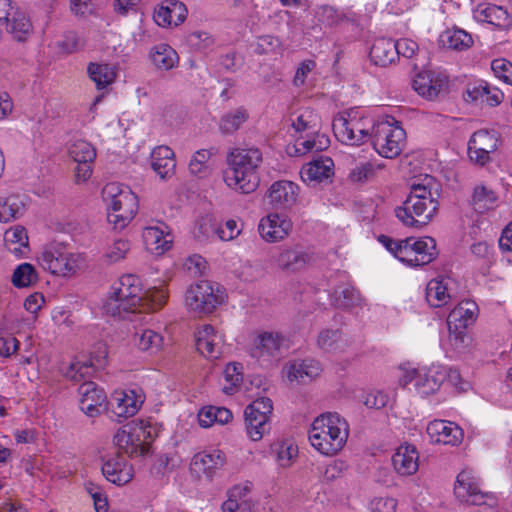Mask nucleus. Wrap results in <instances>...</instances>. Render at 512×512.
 Listing matches in <instances>:
<instances>
[{
	"label": "nucleus",
	"mask_w": 512,
	"mask_h": 512,
	"mask_svg": "<svg viewBox=\"0 0 512 512\" xmlns=\"http://www.w3.org/2000/svg\"><path fill=\"white\" fill-rule=\"evenodd\" d=\"M144 433L137 424H127L117 431L114 436V444L126 454L143 455L146 448L142 443L141 434Z\"/></svg>",
	"instance_id": "obj_16"
},
{
	"label": "nucleus",
	"mask_w": 512,
	"mask_h": 512,
	"mask_svg": "<svg viewBox=\"0 0 512 512\" xmlns=\"http://www.w3.org/2000/svg\"><path fill=\"white\" fill-rule=\"evenodd\" d=\"M102 198L107 203V219L115 229L125 228L136 215L138 199L129 188L108 183L102 189Z\"/></svg>",
	"instance_id": "obj_5"
},
{
	"label": "nucleus",
	"mask_w": 512,
	"mask_h": 512,
	"mask_svg": "<svg viewBox=\"0 0 512 512\" xmlns=\"http://www.w3.org/2000/svg\"><path fill=\"white\" fill-rule=\"evenodd\" d=\"M11 281L17 288L30 287L38 281V274L33 265L23 263L14 270Z\"/></svg>",
	"instance_id": "obj_45"
},
{
	"label": "nucleus",
	"mask_w": 512,
	"mask_h": 512,
	"mask_svg": "<svg viewBox=\"0 0 512 512\" xmlns=\"http://www.w3.org/2000/svg\"><path fill=\"white\" fill-rule=\"evenodd\" d=\"M454 494L461 502L470 505H483L486 503L487 494L479 489L473 477L467 471H462L458 474L454 486Z\"/></svg>",
	"instance_id": "obj_17"
},
{
	"label": "nucleus",
	"mask_w": 512,
	"mask_h": 512,
	"mask_svg": "<svg viewBox=\"0 0 512 512\" xmlns=\"http://www.w3.org/2000/svg\"><path fill=\"white\" fill-rule=\"evenodd\" d=\"M393 122H379L373 127L372 144L374 149L385 158L398 156L405 143L406 133L394 119Z\"/></svg>",
	"instance_id": "obj_6"
},
{
	"label": "nucleus",
	"mask_w": 512,
	"mask_h": 512,
	"mask_svg": "<svg viewBox=\"0 0 512 512\" xmlns=\"http://www.w3.org/2000/svg\"><path fill=\"white\" fill-rule=\"evenodd\" d=\"M466 94L471 101L481 99L492 107L498 106L504 98L502 91L495 87L491 88L488 84L480 85L472 90H467Z\"/></svg>",
	"instance_id": "obj_41"
},
{
	"label": "nucleus",
	"mask_w": 512,
	"mask_h": 512,
	"mask_svg": "<svg viewBox=\"0 0 512 512\" xmlns=\"http://www.w3.org/2000/svg\"><path fill=\"white\" fill-rule=\"evenodd\" d=\"M333 167L334 163L331 158H319L304 165L300 175L306 183L322 182L333 175Z\"/></svg>",
	"instance_id": "obj_28"
},
{
	"label": "nucleus",
	"mask_w": 512,
	"mask_h": 512,
	"mask_svg": "<svg viewBox=\"0 0 512 512\" xmlns=\"http://www.w3.org/2000/svg\"><path fill=\"white\" fill-rule=\"evenodd\" d=\"M494 75L504 83L512 85V63L504 58L494 59L491 63Z\"/></svg>",
	"instance_id": "obj_53"
},
{
	"label": "nucleus",
	"mask_w": 512,
	"mask_h": 512,
	"mask_svg": "<svg viewBox=\"0 0 512 512\" xmlns=\"http://www.w3.org/2000/svg\"><path fill=\"white\" fill-rule=\"evenodd\" d=\"M498 147V134L494 131L479 130L468 143V155L471 161L484 165L490 161V154Z\"/></svg>",
	"instance_id": "obj_10"
},
{
	"label": "nucleus",
	"mask_w": 512,
	"mask_h": 512,
	"mask_svg": "<svg viewBox=\"0 0 512 512\" xmlns=\"http://www.w3.org/2000/svg\"><path fill=\"white\" fill-rule=\"evenodd\" d=\"M165 224L149 226L143 231V239L148 250L162 254L171 248L172 236Z\"/></svg>",
	"instance_id": "obj_25"
},
{
	"label": "nucleus",
	"mask_w": 512,
	"mask_h": 512,
	"mask_svg": "<svg viewBox=\"0 0 512 512\" xmlns=\"http://www.w3.org/2000/svg\"><path fill=\"white\" fill-rule=\"evenodd\" d=\"M314 260L313 254L303 247L296 245L283 249L277 259V266L285 272H298L303 270Z\"/></svg>",
	"instance_id": "obj_15"
},
{
	"label": "nucleus",
	"mask_w": 512,
	"mask_h": 512,
	"mask_svg": "<svg viewBox=\"0 0 512 512\" xmlns=\"http://www.w3.org/2000/svg\"><path fill=\"white\" fill-rule=\"evenodd\" d=\"M434 178L426 175L410 186V194L401 206L395 209V215L407 227L426 226L438 209V201L433 197Z\"/></svg>",
	"instance_id": "obj_3"
},
{
	"label": "nucleus",
	"mask_w": 512,
	"mask_h": 512,
	"mask_svg": "<svg viewBox=\"0 0 512 512\" xmlns=\"http://www.w3.org/2000/svg\"><path fill=\"white\" fill-rule=\"evenodd\" d=\"M80 409L88 416L95 417L100 414V408L106 400V395L92 381H84L79 389Z\"/></svg>",
	"instance_id": "obj_19"
},
{
	"label": "nucleus",
	"mask_w": 512,
	"mask_h": 512,
	"mask_svg": "<svg viewBox=\"0 0 512 512\" xmlns=\"http://www.w3.org/2000/svg\"><path fill=\"white\" fill-rule=\"evenodd\" d=\"M39 264L55 275H70L84 267V258L80 254L65 252L57 246L46 247L38 258Z\"/></svg>",
	"instance_id": "obj_7"
},
{
	"label": "nucleus",
	"mask_w": 512,
	"mask_h": 512,
	"mask_svg": "<svg viewBox=\"0 0 512 512\" xmlns=\"http://www.w3.org/2000/svg\"><path fill=\"white\" fill-rule=\"evenodd\" d=\"M322 369L318 361L306 359L292 362L286 369L289 381L306 384L317 378Z\"/></svg>",
	"instance_id": "obj_23"
},
{
	"label": "nucleus",
	"mask_w": 512,
	"mask_h": 512,
	"mask_svg": "<svg viewBox=\"0 0 512 512\" xmlns=\"http://www.w3.org/2000/svg\"><path fill=\"white\" fill-rule=\"evenodd\" d=\"M292 126L297 132L314 131L317 128V115L311 110H305L293 121Z\"/></svg>",
	"instance_id": "obj_56"
},
{
	"label": "nucleus",
	"mask_w": 512,
	"mask_h": 512,
	"mask_svg": "<svg viewBox=\"0 0 512 512\" xmlns=\"http://www.w3.org/2000/svg\"><path fill=\"white\" fill-rule=\"evenodd\" d=\"M90 79L98 89H103L114 82L116 72L114 67L108 64L90 63L87 68Z\"/></svg>",
	"instance_id": "obj_40"
},
{
	"label": "nucleus",
	"mask_w": 512,
	"mask_h": 512,
	"mask_svg": "<svg viewBox=\"0 0 512 512\" xmlns=\"http://www.w3.org/2000/svg\"><path fill=\"white\" fill-rule=\"evenodd\" d=\"M299 187L288 180L274 182L268 190L269 204L275 209H291L297 203Z\"/></svg>",
	"instance_id": "obj_13"
},
{
	"label": "nucleus",
	"mask_w": 512,
	"mask_h": 512,
	"mask_svg": "<svg viewBox=\"0 0 512 512\" xmlns=\"http://www.w3.org/2000/svg\"><path fill=\"white\" fill-rule=\"evenodd\" d=\"M93 372V366L90 362H76L72 363L67 369L65 376L74 381L78 382L90 377Z\"/></svg>",
	"instance_id": "obj_54"
},
{
	"label": "nucleus",
	"mask_w": 512,
	"mask_h": 512,
	"mask_svg": "<svg viewBox=\"0 0 512 512\" xmlns=\"http://www.w3.org/2000/svg\"><path fill=\"white\" fill-rule=\"evenodd\" d=\"M151 60L157 69L168 71L176 66L179 57L168 44H159L152 49Z\"/></svg>",
	"instance_id": "obj_38"
},
{
	"label": "nucleus",
	"mask_w": 512,
	"mask_h": 512,
	"mask_svg": "<svg viewBox=\"0 0 512 512\" xmlns=\"http://www.w3.org/2000/svg\"><path fill=\"white\" fill-rule=\"evenodd\" d=\"M412 241L413 237L401 240L402 244L401 247H398V253L396 255V258L409 266H418V260L417 257H415V251L413 246L411 245Z\"/></svg>",
	"instance_id": "obj_55"
},
{
	"label": "nucleus",
	"mask_w": 512,
	"mask_h": 512,
	"mask_svg": "<svg viewBox=\"0 0 512 512\" xmlns=\"http://www.w3.org/2000/svg\"><path fill=\"white\" fill-rule=\"evenodd\" d=\"M130 250V243L127 240L118 239L114 241L112 246L109 248L107 252V257L113 261L117 262L123 259L126 253Z\"/></svg>",
	"instance_id": "obj_61"
},
{
	"label": "nucleus",
	"mask_w": 512,
	"mask_h": 512,
	"mask_svg": "<svg viewBox=\"0 0 512 512\" xmlns=\"http://www.w3.org/2000/svg\"><path fill=\"white\" fill-rule=\"evenodd\" d=\"M397 47V58L402 55L406 58H411L418 50V44L411 39H400L394 42Z\"/></svg>",
	"instance_id": "obj_63"
},
{
	"label": "nucleus",
	"mask_w": 512,
	"mask_h": 512,
	"mask_svg": "<svg viewBox=\"0 0 512 512\" xmlns=\"http://www.w3.org/2000/svg\"><path fill=\"white\" fill-rule=\"evenodd\" d=\"M415 386L418 391L423 395H429L435 393L441 386V383L444 379V375L436 374V375H417Z\"/></svg>",
	"instance_id": "obj_49"
},
{
	"label": "nucleus",
	"mask_w": 512,
	"mask_h": 512,
	"mask_svg": "<svg viewBox=\"0 0 512 512\" xmlns=\"http://www.w3.org/2000/svg\"><path fill=\"white\" fill-rule=\"evenodd\" d=\"M24 205L17 195L0 197V222H10L21 214Z\"/></svg>",
	"instance_id": "obj_43"
},
{
	"label": "nucleus",
	"mask_w": 512,
	"mask_h": 512,
	"mask_svg": "<svg viewBox=\"0 0 512 512\" xmlns=\"http://www.w3.org/2000/svg\"><path fill=\"white\" fill-rule=\"evenodd\" d=\"M419 454L414 445L405 443L397 448L392 457L395 471L402 476L413 475L419 468Z\"/></svg>",
	"instance_id": "obj_21"
},
{
	"label": "nucleus",
	"mask_w": 512,
	"mask_h": 512,
	"mask_svg": "<svg viewBox=\"0 0 512 512\" xmlns=\"http://www.w3.org/2000/svg\"><path fill=\"white\" fill-rule=\"evenodd\" d=\"M360 293L352 286H342L335 290V303L338 307L350 308L360 305Z\"/></svg>",
	"instance_id": "obj_48"
},
{
	"label": "nucleus",
	"mask_w": 512,
	"mask_h": 512,
	"mask_svg": "<svg viewBox=\"0 0 512 512\" xmlns=\"http://www.w3.org/2000/svg\"><path fill=\"white\" fill-rule=\"evenodd\" d=\"M262 161V152L256 147L231 149L227 154L228 169L224 173L225 183L243 194L254 192L260 183L258 169Z\"/></svg>",
	"instance_id": "obj_2"
},
{
	"label": "nucleus",
	"mask_w": 512,
	"mask_h": 512,
	"mask_svg": "<svg viewBox=\"0 0 512 512\" xmlns=\"http://www.w3.org/2000/svg\"><path fill=\"white\" fill-rule=\"evenodd\" d=\"M141 401L135 399L127 392H116L110 402L112 412L118 417H132L139 408Z\"/></svg>",
	"instance_id": "obj_36"
},
{
	"label": "nucleus",
	"mask_w": 512,
	"mask_h": 512,
	"mask_svg": "<svg viewBox=\"0 0 512 512\" xmlns=\"http://www.w3.org/2000/svg\"><path fill=\"white\" fill-rule=\"evenodd\" d=\"M210 156L211 153L208 150H198L189 163L190 172L199 177L208 175L209 168L207 166V161L209 160Z\"/></svg>",
	"instance_id": "obj_50"
},
{
	"label": "nucleus",
	"mask_w": 512,
	"mask_h": 512,
	"mask_svg": "<svg viewBox=\"0 0 512 512\" xmlns=\"http://www.w3.org/2000/svg\"><path fill=\"white\" fill-rule=\"evenodd\" d=\"M187 41L190 46L196 49H206L210 47L214 40L208 32L194 31L187 36Z\"/></svg>",
	"instance_id": "obj_58"
},
{
	"label": "nucleus",
	"mask_w": 512,
	"mask_h": 512,
	"mask_svg": "<svg viewBox=\"0 0 512 512\" xmlns=\"http://www.w3.org/2000/svg\"><path fill=\"white\" fill-rule=\"evenodd\" d=\"M69 155L78 164L91 163L96 157V150L89 142L80 139L71 144Z\"/></svg>",
	"instance_id": "obj_46"
},
{
	"label": "nucleus",
	"mask_w": 512,
	"mask_h": 512,
	"mask_svg": "<svg viewBox=\"0 0 512 512\" xmlns=\"http://www.w3.org/2000/svg\"><path fill=\"white\" fill-rule=\"evenodd\" d=\"M451 296L448 292V283L444 278L432 279L426 286V300L431 307H442L448 304Z\"/></svg>",
	"instance_id": "obj_33"
},
{
	"label": "nucleus",
	"mask_w": 512,
	"mask_h": 512,
	"mask_svg": "<svg viewBox=\"0 0 512 512\" xmlns=\"http://www.w3.org/2000/svg\"><path fill=\"white\" fill-rule=\"evenodd\" d=\"M440 42L444 47L454 51H464L473 45L472 36L463 29H447L440 36Z\"/></svg>",
	"instance_id": "obj_34"
},
{
	"label": "nucleus",
	"mask_w": 512,
	"mask_h": 512,
	"mask_svg": "<svg viewBox=\"0 0 512 512\" xmlns=\"http://www.w3.org/2000/svg\"><path fill=\"white\" fill-rule=\"evenodd\" d=\"M221 336L217 334L214 327L204 325L196 336V348L200 354L208 359H218L221 354Z\"/></svg>",
	"instance_id": "obj_26"
},
{
	"label": "nucleus",
	"mask_w": 512,
	"mask_h": 512,
	"mask_svg": "<svg viewBox=\"0 0 512 512\" xmlns=\"http://www.w3.org/2000/svg\"><path fill=\"white\" fill-rule=\"evenodd\" d=\"M447 83L448 78L444 74L423 70L415 76L413 88L422 97L432 100L446 89Z\"/></svg>",
	"instance_id": "obj_12"
},
{
	"label": "nucleus",
	"mask_w": 512,
	"mask_h": 512,
	"mask_svg": "<svg viewBox=\"0 0 512 512\" xmlns=\"http://www.w3.org/2000/svg\"><path fill=\"white\" fill-rule=\"evenodd\" d=\"M241 233V229L235 220H228L224 225H218V238L223 241L235 239Z\"/></svg>",
	"instance_id": "obj_60"
},
{
	"label": "nucleus",
	"mask_w": 512,
	"mask_h": 512,
	"mask_svg": "<svg viewBox=\"0 0 512 512\" xmlns=\"http://www.w3.org/2000/svg\"><path fill=\"white\" fill-rule=\"evenodd\" d=\"M411 245L414 248L415 257H417L418 266L431 263L438 255L436 242L431 237H423L421 239L413 238Z\"/></svg>",
	"instance_id": "obj_39"
},
{
	"label": "nucleus",
	"mask_w": 512,
	"mask_h": 512,
	"mask_svg": "<svg viewBox=\"0 0 512 512\" xmlns=\"http://www.w3.org/2000/svg\"><path fill=\"white\" fill-rule=\"evenodd\" d=\"M369 57L375 65L387 67L397 59V47L393 40L379 38L373 43Z\"/></svg>",
	"instance_id": "obj_30"
},
{
	"label": "nucleus",
	"mask_w": 512,
	"mask_h": 512,
	"mask_svg": "<svg viewBox=\"0 0 512 512\" xmlns=\"http://www.w3.org/2000/svg\"><path fill=\"white\" fill-rule=\"evenodd\" d=\"M225 464V455L220 450H211L198 453L193 457L192 465L198 472L212 477L216 470Z\"/></svg>",
	"instance_id": "obj_31"
},
{
	"label": "nucleus",
	"mask_w": 512,
	"mask_h": 512,
	"mask_svg": "<svg viewBox=\"0 0 512 512\" xmlns=\"http://www.w3.org/2000/svg\"><path fill=\"white\" fill-rule=\"evenodd\" d=\"M186 16L187 9L182 2L166 0L156 12L154 18L159 26L167 27L170 25L178 26L184 22Z\"/></svg>",
	"instance_id": "obj_24"
},
{
	"label": "nucleus",
	"mask_w": 512,
	"mask_h": 512,
	"mask_svg": "<svg viewBox=\"0 0 512 512\" xmlns=\"http://www.w3.org/2000/svg\"><path fill=\"white\" fill-rule=\"evenodd\" d=\"M151 166L161 179L170 178L175 171L174 152L168 146H158L151 153Z\"/></svg>",
	"instance_id": "obj_29"
},
{
	"label": "nucleus",
	"mask_w": 512,
	"mask_h": 512,
	"mask_svg": "<svg viewBox=\"0 0 512 512\" xmlns=\"http://www.w3.org/2000/svg\"><path fill=\"white\" fill-rule=\"evenodd\" d=\"M375 174L374 165L370 162L357 165L351 170L349 178L354 183H364L370 180Z\"/></svg>",
	"instance_id": "obj_57"
},
{
	"label": "nucleus",
	"mask_w": 512,
	"mask_h": 512,
	"mask_svg": "<svg viewBox=\"0 0 512 512\" xmlns=\"http://www.w3.org/2000/svg\"><path fill=\"white\" fill-rule=\"evenodd\" d=\"M333 131L342 143L348 145H360L370 137L368 130L361 127L360 120H349L343 115L334 119Z\"/></svg>",
	"instance_id": "obj_11"
},
{
	"label": "nucleus",
	"mask_w": 512,
	"mask_h": 512,
	"mask_svg": "<svg viewBox=\"0 0 512 512\" xmlns=\"http://www.w3.org/2000/svg\"><path fill=\"white\" fill-rule=\"evenodd\" d=\"M250 491L251 486L249 484L235 485L232 489L229 490L228 494H230V497L235 498L239 502H246V506H243V511L250 512L253 506L252 501L247 498Z\"/></svg>",
	"instance_id": "obj_59"
},
{
	"label": "nucleus",
	"mask_w": 512,
	"mask_h": 512,
	"mask_svg": "<svg viewBox=\"0 0 512 512\" xmlns=\"http://www.w3.org/2000/svg\"><path fill=\"white\" fill-rule=\"evenodd\" d=\"M477 305L474 302H462L457 305L449 314L447 324L450 334H462V329L474 323L476 320Z\"/></svg>",
	"instance_id": "obj_22"
},
{
	"label": "nucleus",
	"mask_w": 512,
	"mask_h": 512,
	"mask_svg": "<svg viewBox=\"0 0 512 512\" xmlns=\"http://www.w3.org/2000/svg\"><path fill=\"white\" fill-rule=\"evenodd\" d=\"M397 501L391 497H378L371 501L372 512H395Z\"/></svg>",
	"instance_id": "obj_62"
},
{
	"label": "nucleus",
	"mask_w": 512,
	"mask_h": 512,
	"mask_svg": "<svg viewBox=\"0 0 512 512\" xmlns=\"http://www.w3.org/2000/svg\"><path fill=\"white\" fill-rule=\"evenodd\" d=\"M242 366L239 363H229L224 370V378L230 384L224 386L223 391L226 394H232L234 388L242 382Z\"/></svg>",
	"instance_id": "obj_51"
},
{
	"label": "nucleus",
	"mask_w": 512,
	"mask_h": 512,
	"mask_svg": "<svg viewBox=\"0 0 512 512\" xmlns=\"http://www.w3.org/2000/svg\"><path fill=\"white\" fill-rule=\"evenodd\" d=\"M292 223L285 216L271 213L260 220L258 230L261 237L267 242H277L288 236Z\"/></svg>",
	"instance_id": "obj_14"
},
{
	"label": "nucleus",
	"mask_w": 512,
	"mask_h": 512,
	"mask_svg": "<svg viewBox=\"0 0 512 512\" xmlns=\"http://www.w3.org/2000/svg\"><path fill=\"white\" fill-rule=\"evenodd\" d=\"M283 337L278 333L264 332L258 335L250 348V355L253 358L275 356L283 343Z\"/></svg>",
	"instance_id": "obj_27"
},
{
	"label": "nucleus",
	"mask_w": 512,
	"mask_h": 512,
	"mask_svg": "<svg viewBox=\"0 0 512 512\" xmlns=\"http://www.w3.org/2000/svg\"><path fill=\"white\" fill-rule=\"evenodd\" d=\"M426 432L433 443L457 445L462 441L463 431L452 422L434 420L427 426Z\"/></svg>",
	"instance_id": "obj_18"
},
{
	"label": "nucleus",
	"mask_w": 512,
	"mask_h": 512,
	"mask_svg": "<svg viewBox=\"0 0 512 512\" xmlns=\"http://www.w3.org/2000/svg\"><path fill=\"white\" fill-rule=\"evenodd\" d=\"M349 435V426L337 413L327 412L318 416L309 431L312 446L328 456L337 454L345 446Z\"/></svg>",
	"instance_id": "obj_4"
},
{
	"label": "nucleus",
	"mask_w": 512,
	"mask_h": 512,
	"mask_svg": "<svg viewBox=\"0 0 512 512\" xmlns=\"http://www.w3.org/2000/svg\"><path fill=\"white\" fill-rule=\"evenodd\" d=\"M474 17L478 21L486 22L500 28L509 25L507 11L497 5L488 4L478 6L474 12Z\"/></svg>",
	"instance_id": "obj_32"
},
{
	"label": "nucleus",
	"mask_w": 512,
	"mask_h": 512,
	"mask_svg": "<svg viewBox=\"0 0 512 512\" xmlns=\"http://www.w3.org/2000/svg\"><path fill=\"white\" fill-rule=\"evenodd\" d=\"M19 348L18 340L12 336L7 335L4 337H0V355L4 357H9L13 355Z\"/></svg>",
	"instance_id": "obj_64"
},
{
	"label": "nucleus",
	"mask_w": 512,
	"mask_h": 512,
	"mask_svg": "<svg viewBox=\"0 0 512 512\" xmlns=\"http://www.w3.org/2000/svg\"><path fill=\"white\" fill-rule=\"evenodd\" d=\"M103 476L111 483L124 485L133 478V469L126 459L118 453L115 457L107 459L102 465Z\"/></svg>",
	"instance_id": "obj_20"
},
{
	"label": "nucleus",
	"mask_w": 512,
	"mask_h": 512,
	"mask_svg": "<svg viewBox=\"0 0 512 512\" xmlns=\"http://www.w3.org/2000/svg\"><path fill=\"white\" fill-rule=\"evenodd\" d=\"M4 25L14 39L19 42L25 41L32 31L31 21L24 12L19 10L13 11L9 22Z\"/></svg>",
	"instance_id": "obj_37"
},
{
	"label": "nucleus",
	"mask_w": 512,
	"mask_h": 512,
	"mask_svg": "<svg viewBox=\"0 0 512 512\" xmlns=\"http://www.w3.org/2000/svg\"><path fill=\"white\" fill-rule=\"evenodd\" d=\"M350 344V340L340 330L327 329L318 336L319 347L327 352H343Z\"/></svg>",
	"instance_id": "obj_35"
},
{
	"label": "nucleus",
	"mask_w": 512,
	"mask_h": 512,
	"mask_svg": "<svg viewBox=\"0 0 512 512\" xmlns=\"http://www.w3.org/2000/svg\"><path fill=\"white\" fill-rule=\"evenodd\" d=\"M273 404L268 397H259L245 409V423L248 436L253 441L260 440L270 430V416Z\"/></svg>",
	"instance_id": "obj_8"
},
{
	"label": "nucleus",
	"mask_w": 512,
	"mask_h": 512,
	"mask_svg": "<svg viewBox=\"0 0 512 512\" xmlns=\"http://www.w3.org/2000/svg\"><path fill=\"white\" fill-rule=\"evenodd\" d=\"M194 234L200 241L210 239L215 235L218 236V225L211 218H201L196 224Z\"/></svg>",
	"instance_id": "obj_52"
},
{
	"label": "nucleus",
	"mask_w": 512,
	"mask_h": 512,
	"mask_svg": "<svg viewBox=\"0 0 512 512\" xmlns=\"http://www.w3.org/2000/svg\"><path fill=\"white\" fill-rule=\"evenodd\" d=\"M133 342L140 350L154 353L161 348L163 338L159 333L153 330L144 329L134 334Z\"/></svg>",
	"instance_id": "obj_42"
},
{
	"label": "nucleus",
	"mask_w": 512,
	"mask_h": 512,
	"mask_svg": "<svg viewBox=\"0 0 512 512\" xmlns=\"http://www.w3.org/2000/svg\"><path fill=\"white\" fill-rule=\"evenodd\" d=\"M497 196L493 190L485 186H478L474 189L472 205L476 212L484 213L495 206Z\"/></svg>",
	"instance_id": "obj_44"
},
{
	"label": "nucleus",
	"mask_w": 512,
	"mask_h": 512,
	"mask_svg": "<svg viewBox=\"0 0 512 512\" xmlns=\"http://www.w3.org/2000/svg\"><path fill=\"white\" fill-rule=\"evenodd\" d=\"M188 308L199 316L212 313L222 302L209 281H200L191 285L185 297Z\"/></svg>",
	"instance_id": "obj_9"
},
{
	"label": "nucleus",
	"mask_w": 512,
	"mask_h": 512,
	"mask_svg": "<svg viewBox=\"0 0 512 512\" xmlns=\"http://www.w3.org/2000/svg\"><path fill=\"white\" fill-rule=\"evenodd\" d=\"M147 293L143 291L138 276L127 274L120 277L112 287V292L104 306L107 314L125 318L126 314L142 312L145 309H159L165 303V295L161 291H154L151 295V304L146 299Z\"/></svg>",
	"instance_id": "obj_1"
},
{
	"label": "nucleus",
	"mask_w": 512,
	"mask_h": 512,
	"mask_svg": "<svg viewBox=\"0 0 512 512\" xmlns=\"http://www.w3.org/2000/svg\"><path fill=\"white\" fill-rule=\"evenodd\" d=\"M248 119L245 109H237L224 115L220 121V130L223 134H232Z\"/></svg>",
	"instance_id": "obj_47"
}]
</instances>
